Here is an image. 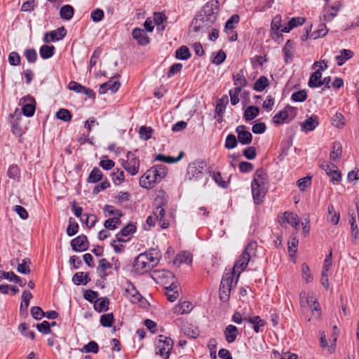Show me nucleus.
Returning a JSON list of instances; mask_svg holds the SVG:
<instances>
[{
    "label": "nucleus",
    "instance_id": "nucleus-40",
    "mask_svg": "<svg viewBox=\"0 0 359 359\" xmlns=\"http://www.w3.org/2000/svg\"><path fill=\"white\" fill-rule=\"evenodd\" d=\"M151 169L154 170L156 177H157L158 182L161 181L167 175L168 169L164 165H156L151 167Z\"/></svg>",
    "mask_w": 359,
    "mask_h": 359
},
{
    "label": "nucleus",
    "instance_id": "nucleus-37",
    "mask_svg": "<svg viewBox=\"0 0 359 359\" xmlns=\"http://www.w3.org/2000/svg\"><path fill=\"white\" fill-rule=\"evenodd\" d=\"M74 13V8L70 5H65L61 7L60 11V18L65 20H71Z\"/></svg>",
    "mask_w": 359,
    "mask_h": 359
},
{
    "label": "nucleus",
    "instance_id": "nucleus-62",
    "mask_svg": "<svg viewBox=\"0 0 359 359\" xmlns=\"http://www.w3.org/2000/svg\"><path fill=\"white\" fill-rule=\"evenodd\" d=\"M24 55L29 63H34L37 60V53L34 48H27L24 51Z\"/></svg>",
    "mask_w": 359,
    "mask_h": 359
},
{
    "label": "nucleus",
    "instance_id": "nucleus-21",
    "mask_svg": "<svg viewBox=\"0 0 359 359\" xmlns=\"http://www.w3.org/2000/svg\"><path fill=\"white\" fill-rule=\"evenodd\" d=\"M120 86L119 81L109 80L100 85L99 92L100 94H104L109 90L112 93H115L118 90Z\"/></svg>",
    "mask_w": 359,
    "mask_h": 359
},
{
    "label": "nucleus",
    "instance_id": "nucleus-16",
    "mask_svg": "<svg viewBox=\"0 0 359 359\" xmlns=\"http://www.w3.org/2000/svg\"><path fill=\"white\" fill-rule=\"evenodd\" d=\"M282 51L285 62L286 64L291 63L295 52V43L292 40L288 39L283 48Z\"/></svg>",
    "mask_w": 359,
    "mask_h": 359
},
{
    "label": "nucleus",
    "instance_id": "nucleus-44",
    "mask_svg": "<svg viewBox=\"0 0 359 359\" xmlns=\"http://www.w3.org/2000/svg\"><path fill=\"white\" fill-rule=\"evenodd\" d=\"M269 84L268 79L264 76H260L254 83L253 89L257 92L263 91Z\"/></svg>",
    "mask_w": 359,
    "mask_h": 359
},
{
    "label": "nucleus",
    "instance_id": "nucleus-59",
    "mask_svg": "<svg viewBox=\"0 0 359 359\" xmlns=\"http://www.w3.org/2000/svg\"><path fill=\"white\" fill-rule=\"evenodd\" d=\"M111 177L113 182L116 185H120L125 180L124 172L120 169H117L116 172H112Z\"/></svg>",
    "mask_w": 359,
    "mask_h": 359
},
{
    "label": "nucleus",
    "instance_id": "nucleus-15",
    "mask_svg": "<svg viewBox=\"0 0 359 359\" xmlns=\"http://www.w3.org/2000/svg\"><path fill=\"white\" fill-rule=\"evenodd\" d=\"M168 204V200L164 196H157L154 200L155 209L154 215L157 219H162L165 216V209Z\"/></svg>",
    "mask_w": 359,
    "mask_h": 359
},
{
    "label": "nucleus",
    "instance_id": "nucleus-22",
    "mask_svg": "<svg viewBox=\"0 0 359 359\" xmlns=\"http://www.w3.org/2000/svg\"><path fill=\"white\" fill-rule=\"evenodd\" d=\"M245 322L252 325V329L256 333L261 332V327L266 325V322L262 319L259 316H248Z\"/></svg>",
    "mask_w": 359,
    "mask_h": 359
},
{
    "label": "nucleus",
    "instance_id": "nucleus-53",
    "mask_svg": "<svg viewBox=\"0 0 359 359\" xmlns=\"http://www.w3.org/2000/svg\"><path fill=\"white\" fill-rule=\"evenodd\" d=\"M281 23V15L278 14L275 15L271 22L270 31L276 32L277 31H281V29L283 27Z\"/></svg>",
    "mask_w": 359,
    "mask_h": 359
},
{
    "label": "nucleus",
    "instance_id": "nucleus-41",
    "mask_svg": "<svg viewBox=\"0 0 359 359\" xmlns=\"http://www.w3.org/2000/svg\"><path fill=\"white\" fill-rule=\"evenodd\" d=\"M184 155V153L183 151H181L177 157L167 156H164L163 154H158L156 157V160L162 161V162H165L168 163H177L179 161H180Z\"/></svg>",
    "mask_w": 359,
    "mask_h": 359
},
{
    "label": "nucleus",
    "instance_id": "nucleus-13",
    "mask_svg": "<svg viewBox=\"0 0 359 359\" xmlns=\"http://www.w3.org/2000/svg\"><path fill=\"white\" fill-rule=\"evenodd\" d=\"M67 35V30L64 27H60L56 30L45 33L43 41L45 43L58 41L65 38Z\"/></svg>",
    "mask_w": 359,
    "mask_h": 359
},
{
    "label": "nucleus",
    "instance_id": "nucleus-51",
    "mask_svg": "<svg viewBox=\"0 0 359 359\" xmlns=\"http://www.w3.org/2000/svg\"><path fill=\"white\" fill-rule=\"evenodd\" d=\"M349 217H350L349 223H350L351 229V236L355 240V239H357V238L358 236L359 231H358V225L356 224V219H355V213L353 212L352 214H350Z\"/></svg>",
    "mask_w": 359,
    "mask_h": 359
},
{
    "label": "nucleus",
    "instance_id": "nucleus-4",
    "mask_svg": "<svg viewBox=\"0 0 359 359\" xmlns=\"http://www.w3.org/2000/svg\"><path fill=\"white\" fill-rule=\"evenodd\" d=\"M173 340L168 337L158 335L154 341L155 353L163 359H168L173 348Z\"/></svg>",
    "mask_w": 359,
    "mask_h": 359
},
{
    "label": "nucleus",
    "instance_id": "nucleus-25",
    "mask_svg": "<svg viewBox=\"0 0 359 359\" xmlns=\"http://www.w3.org/2000/svg\"><path fill=\"white\" fill-rule=\"evenodd\" d=\"M245 70L244 69H241L237 73L233 74V81L236 86L235 88H240L241 90H242L243 87L248 86V81L245 77Z\"/></svg>",
    "mask_w": 359,
    "mask_h": 359
},
{
    "label": "nucleus",
    "instance_id": "nucleus-10",
    "mask_svg": "<svg viewBox=\"0 0 359 359\" xmlns=\"http://www.w3.org/2000/svg\"><path fill=\"white\" fill-rule=\"evenodd\" d=\"M20 102L23 103L22 111L24 116L32 117L34 116L36 109V102L34 98L29 95L24 96Z\"/></svg>",
    "mask_w": 359,
    "mask_h": 359
},
{
    "label": "nucleus",
    "instance_id": "nucleus-11",
    "mask_svg": "<svg viewBox=\"0 0 359 359\" xmlns=\"http://www.w3.org/2000/svg\"><path fill=\"white\" fill-rule=\"evenodd\" d=\"M158 182L157 177L154 173V170L149 169L140 178V186L145 189H151L154 187V184Z\"/></svg>",
    "mask_w": 359,
    "mask_h": 359
},
{
    "label": "nucleus",
    "instance_id": "nucleus-27",
    "mask_svg": "<svg viewBox=\"0 0 359 359\" xmlns=\"http://www.w3.org/2000/svg\"><path fill=\"white\" fill-rule=\"evenodd\" d=\"M294 108L290 106H287L285 109L277 112L273 117V121L277 125H280L287 121L289 118L288 111L287 109L292 110Z\"/></svg>",
    "mask_w": 359,
    "mask_h": 359
},
{
    "label": "nucleus",
    "instance_id": "nucleus-43",
    "mask_svg": "<svg viewBox=\"0 0 359 359\" xmlns=\"http://www.w3.org/2000/svg\"><path fill=\"white\" fill-rule=\"evenodd\" d=\"M342 154V146L339 142H334L332 151L330 154V158L332 161L339 159Z\"/></svg>",
    "mask_w": 359,
    "mask_h": 359
},
{
    "label": "nucleus",
    "instance_id": "nucleus-9",
    "mask_svg": "<svg viewBox=\"0 0 359 359\" xmlns=\"http://www.w3.org/2000/svg\"><path fill=\"white\" fill-rule=\"evenodd\" d=\"M219 12V1L217 0L210 1L206 3L200 13H203V15H207L209 20H215L217 18Z\"/></svg>",
    "mask_w": 359,
    "mask_h": 359
},
{
    "label": "nucleus",
    "instance_id": "nucleus-14",
    "mask_svg": "<svg viewBox=\"0 0 359 359\" xmlns=\"http://www.w3.org/2000/svg\"><path fill=\"white\" fill-rule=\"evenodd\" d=\"M236 133L238 135V140L241 144L248 145L252 141V135L244 125L238 126L236 128Z\"/></svg>",
    "mask_w": 359,
    "mask_h": 359
},
{
    "label": "nucleus",
    "instance_id": "nucleus-54",
    "mask_svg": "<svg viewBox=\"0 0 359 359\" xmlns=\"http://www.w3.org/2000/svg\"><path fill=\"white\" fill-rule=\"evenodd\" d=\"M7 175L10 179L19 180L20 177V170L19 167L15 164L11 165L8 168Z\"/></svg>",
    "mask_w": 359,
    "mask_h": 359
},
{
    "label": "nucleus",
    "instance_id": "nucleus-23",
    "mask_svg": "<svg viewBox=\"0 0 359 359\" xmlns=\"http://www.w3.org/2000/svg\"><path fill=\"white\" fill-rule=\"evenodd\" d=\"M228 103L229 97L226 95H224L220 98L217 99L216 102L214 116H221L222 114H224Z\"/></svg>",
    "mask_w": 359,
    "mask_h": 359
},
{
    "label": "nucleus",
    "instance_id": "nucleus-60",
    "mask_svg": "<svg viewBox=\"0 0 359 359\" xmlns=\"http://www.w3.org/2000/svg\"><path fill=\"white\" fill-rule=\"evenodd\" d=\"M241 90L240 88H233L229 90L230 102L232 105H236L239 102V94Z\"/></svg>",
    "mask_w": 359,
    "mask_h": 359
},
{
    "label": "nucleus",
    "instance_id": "nucleus-29",
    "mask_svg": "<svg viewBox=\"0 0 359 359\" xmlns=\"http://www.w3.org/2000/svg\"><path fill=\"white\" fill-rule=\"evenodd\" d=\"M192 262V255L188 251H183L177 254L175 260L174 264L180 265L182 264H189Z\"/></svg>",
    "mask_w": 359,
    "mask_h": 359
},
{
    "label": "nucleus",
    "instance_id": "nucleus-24",
    "mask_svg": "<svg viewBox=\"0 0 359 359\" xmlns=\"http://www.w3.org/2000/svg\"><path fill=\"white\" fill-rule=\"evenodd\" d=\"M305 22V18L302 17H294L292 18L287 22V25H284L281 32L284 33H289L294 28L302 25Z\"/></svg>",
    "mask_w": 359,
    "mask_h": 359
},
{
    "label": "nucleus",
    "instance_id": "nucleus-33",
    "mask_svg": "<svg viewBox=\"0 0 359 359\" xmlns=\"http://www.w3.org/2000/svg\"><path fill=\"white\" fill-rule=\"evenodd\" d=\"M259 114V108L256 106H248L243 114V118L245 121H250L255 119Z\"/></svg>",
    "mask_w": 359,
    "mask_h": 359
},
{
    "label": "nucleus",
    "instance_id": "nucleus-18",
    "mask_svg": "<svg viewBox=\"0 0 359 359\" xmlns=\"http://www.w3.org/2000/svg\"><path fill=\"white\" fill-rule=\"evenodd\" d=\"M142 254L147 255V257L148 258V262L153 267V269L157 266L160 258L161 257V251L156 248H151L148 251Z\"/></svg>",
    "mask_w": 359,
    "mask_h": 359
},
{
    "label": "nucleus",
    "instance_id": "nucleus-38",
    "mask_svg": "<svg viewBox=\"0 0 359 359\" xmlns=\"http://www.w3.org/2000/svg\"><path fill=\"white\" fill-rule=\"evenodd\" d=\"M189 49L186 46H182L175 51V57L178 60H187L191 57Z\"/></svg>",
    "mask_w": 359,
    "mask_h": 359
},
{
    "label": "nucleus",
    "instance_id": "nucleus-61",
    "mask_svg": "<svg viewBox=\"0 0 359 359\" xmlns=\"http://www.w3.org/2000/svg\"><path fill=\"white\" fill-rule=\"evenodd\" d=\"M231 288L220 285L219 286V299L223 302L229 301Z\"/></svg>",
    "mask_w": 359,
    "mask_h": 359
},
{
    "label": "nucleus",
    "instance_id": "nucleus-19",
    "mask_svg": "<svg viewBox=\"0 0 359 359\" xmlns=\"http://www.w3.org/2000/svg\"><path fill=\"white\" fill-rule=\"evenodd\" d=\"M342 7V4L339 1H336L330 7V8L323 15V19L325 21L330 22L333 18L337 15L338 12Z\"/></svg>",
    "mask_w": 359,
    "mask_h": 359
},
{
    "label": "nucleus",
    "instance_id": "nucleus-2",
    "mask_svg": "<svg viewBox=\"0 0 359 359\" xmlns=\"http://www.w3.org/2000/svg\"><path fill=\"white\" fill-rule=\"evenodd\" d=\"M269 176L263 168L257 169L251 182L252 195L255 204H261L269 189Z\"/></svg>",
    "mask_w": 359,
    "mask_h": 359
},
{
    "label": "nucleus",
    "instance_id": "nucleus-45",
    "mask_svg": "<svg viewBox=\"0 0 359 359\" xmlns=\"http://www.w3.org/2000/svg\"><path fill=\"white\" fill-rule=\"evenodd\" d=\"M103 213L105 217H109L111 215L123 217V214L121 210L118 209H116L111 205H105L103 208Z\"/></svg>",
    "mask_w": 359,
    "mask_h": 359
},
{
    "label": "nucleus",
    "instance_id": "nucleus-58",
    "mask_svg": "<svg viewBox=\"0 0 359 359\" xmlns=\"http://www.w3.org/2000/svg\"><path fill=\"white\" fill-rule=\"evenodd\" d=\"M56 117L58 119L68 122L71 121L72 116L68 109H60L56 113Z\"/></svg>",
    "mask_w": 359,
    "mask_h": 359
},
{
    "label": "nucleus",
    "instance_id": "nucleus-36",
    "mask_svg": "<svg viewBox=\"0 0 359 359\" xmlns=\"http://www.w3.org/2000/svg\"><path fill=\"white\" fill-rule=\"evenodd\" d=\"M55 48L53 46L43 45L40 47L39 54L43 59L50 58L55 53Z\"/></svg>",
    "mask_w": 359,
    "mask_h": 359
},
{
    "label": "nucleus",
    "instance_id": "nucleus-31",
    "mask_svg": "<svg viewBox=\"0 0 359 359\" xmlns=\"http://www.w3.org/2000/svg\"><path fill=\"white\" fill-rule=\"evenodd\" d=\"M322 73L320 69L313 72L309 78L308 86L311 88H318L322 86L321 83Z\"/></svg>",
    "mask_w": 359,
    "mask_h": 359
},
{
    "label": "nucleus",
    "instance_id": "nucleus-50",
    "mask_svg": "<svg viewBox=\"0 0 359 359\" xmlns=\"http://www.w3.org/2000/svg\"><path fill=\"white\" fill-rule=\"evenodd\" d=\"M81 351L85 353H97L99 351V346L96 341H90L89 343L83 346Z\"/></svg>",
    "mask_w": 359,
    "mask_h": 359
},
{
    "label": "nucleus",
    "instance_id": "nucleus-12",
    "mask_svg": "<svg viewBox=\"0 0 359 359\" xmlns=\"http://www.w3.org/2000/svg\"><path fill=\"white\" fill-rule=\"evenodd\" d=\"M71 246L75 252H84L89 248L88 238L84 234H81L71 241Z\"/></svg>",
    "mask_w": 359,
    "mask_h": 359
},
{
    "label": "nucleus",
    "instance_id": "nucleus-48",
    "mask_svg": "<svg viewBox=\"0 0 359 359\" xmlns=\"http://www.w3.org/2000/svg\"><path fill=\"white\" fill-rule=\"evenodd\" d=\"M235 274H237V273L233 272V269H231V272L224 273L222 276L220 285L231 288L233 276Z\"/></svg>",
    "mask_w": 359,
    "mask_h": 359
},
{
    "label": "nucleus",
    "instance_id": "nucleus-56",
    "mask_svg": "<svg viewBox=\"0 0 359 359\" xmlns=\"http://www.w3.org/2000/svg\"><path fill=\"white\" fill-rule=\"evenodd\" d=\"M31 262L28 259H24L22 263L18 264L17 271L22 274H29L30 273L29 264Z\"/></svg>",
    "mask_w": 359,
    "mask_h": 359
},
{
    "label": "nucleus",
    "instance_id": "nucleus-42",
    "mask_svg": "<svg viewBox=\"0 0 359 359\" xmlns=\"http://www.w3.org/2000/svg\"><path fill=\"white\" fill-rule=\"evenodd\" d=\"M103 175L102 171L97 167L93 168L90 172L87 182L88 183H97L102 179Z\"/></svg>",
    "mask_w": 359,
    "mask_h": 359
},
{
    "label": "nucleus",
    "instance_id": "nucleus-20",
    "mask_svg": "<svg viewBox=\"0 0 359 359\" xmlns=\"http://www.w3.org/2000/svg\"><path fill=\"white\" fill-rule=\"evenodd\" d=\"M318 125V116L312 115L301 124V130L306 133L313 131Z\"/></svg>",
    "mask_w": 359,
    "mask_h": 359
},
{
    "label": "nucleus",
    "instance_id": "nucleus-7",
    "mask_svg": "<svg viewBox=\"0 0 359 359\" xmlns=\"http://www.w3.org/2000/svg\"><path fill=\"white\" fill-rule=\"evenodd\" d=\"M320 168L325 170L326 174L330 177V182L332 183H339L341 181V172L334 163L325 162L320 165Z\"/></svg>",
    "mask_w": 359,
    "mask_h": 359
},
{
    "label": "nucleus",
    "instance_id": "nucleus-35",
    "mask_svg": "<svg viewBox=\"0 0 359 359\" xmlns=\"http://www.w3.org/2000/svg\"><path fill=\"white\" fill-rule=\"evenodd\" d=\"M284 220L295 229H297L299 224V217L294 212H285L284 213Z\"/></svg>",
    "mask_w": 359,
    "mask_h": 359
},
{
    "label": "nucleus",
    "instance_id": "nucleus-34",
    "mask_svg": "<svg viewBox=\"0 0 359 359\" xmlns=\"http://www.w3.org/2000/svg\"><path fill=\"white\" fill-rule=\"evenodd\" d=\"M109 302L107 297L97 298L94 302V309L96 311L101 313L107 311L109 309Z\"/></svg>",
    "mask_w": 359,
    "mask_h": 359
},
{
    "label": "nucleus",
    "instance_id": "nucleus-32",
    "mask_svg": "<svg viewBox=\"0 0 359 359\" xmlns=\"http://www.w3.org/2000/svg\"><path fill=\"white\" fill-rule=\"evenodd\" d=\"M90 281V278L88 273L77 272L72 277V282L76 285H86Z\"/></svg>",
    "mask_w": 359,
    "mask_h": 359
},
{
    "label": "nucleus",
    "instance_id": "nucleus-55",
    "mask_svg": "<svg viewBox=\"0 0 359 359\" xmlns=\"http://www.w3.org/2000/svg\"><path fill=\"white\" fill-rule=\"evenodd\" d=\"M238 138L233 134H229L225 140L224 147L227 149H233L238 145Z\"/></svg>",
    "mask_w": 359,
    "mask_h": 359
},
{
    "label": "nucleus",
    "instance_id": "nucleus-39",
    "mask_svg": "<svg viewBox=\"0 0 359 359\" xmlns=\"http://www.w3.org/2000/svg\"><path fill=\"white\" fill-rule=\"evenodd\" d=\"M299 296L301 306H305L306 304L310 306V304H312L317 302V299L315 297L313 293H311L306 295V293L305 292H302Z\"/></svg>",
    "mask_w": 359,
    "mask_h": 359
},
{
    "label": "nucleus",
    "instance_id": "nucleus-8",
    "mask_svg": "<svg viewBox=\"0 0 359 359\" xmlns=\"http://www.w3.org/2000/svg\"><path fill=\"white\" fill-rule=\"evenodd\" d=\"M215 20H210L207 15L199 13L192 20L191 25L195 32L201 31L203 27H209L215 23Z\"/></svg>",
    "mask_w": 359,
    "mask_h": 359
},
{
    "label": "nucleus",
    "instance_id": "nucleus-17",
    "mask_svg": "<svg viewBox=\"0 0 359 359\" xmlns=\"http://www.w3.org/2000/svg\"><path fill=\"white\" fill-rule=\"evenodd\" d=\"M132 35L140 46H146L149 43V37L144 29L135 27L132 32Z\"/></svg>",
    "mask_w": 359,
    "mask_h": 359
},
{
    "label": "nucleus",
    "instance_id": "nucleus-52",
    "mask_svg": "<svg viewBox=\"0 0 359 359\" xmlns=\"http://www.w3.org/2000/svg\"><path fill=\"white\" fill-rule=\"evenodd\" d=\"M332 124L337 128H342L345 126V118L342 114L337 112L332 118Z\"/></svg>",
    "mask_w": 359,
    "mask_h": 359
},
{
    "label": "nucleus",
    "instance_id": "nucleus-30",
    "mask_svg": "<svg viewBox=\"0 0 359 359\" xmlns=\"http://www.w3.org/2000/svg\"><path fill=\"white\" fill-rule=\"evenodd\" d=\"M353 52L348 49H342L340 55L336 56L335 60L338 66H342L347 60L353 57Z\"/></svg>",
    "mask_w": 359,
    "mask_h": 359
},
{
    "label": "nucleus",
    "instance_id": "nucleus-57",
    "mask_svg": "<svg viewBox=\"0 0 359 359\" xmlns=\"http://www.w3.org/2000/svg\"><path fill=\"white\" fill-rule=\"evenodd\" d=\"M307 96L306 90H300L292 94L291 100L294 102H302L306 100Z\"/></svg>",
    "mask_w": 359,
    "mask_h": 359
},
{
    "label": "nucleus",
    "instance_id": "nucleus-47",
    "mask_svg": "<svg viewBox=\"0 0 359 359\" xmlns=\"http://www.w3.org/2000/svg\"><path fill=\"white\" fill-rule=\"evenodd\" d=\"M114 321V314L112 313L103 314L100 316V324L104 327H110Z\"/></svg>",
    "mask_w": 359,
    "mask_h": 359
},
{
    "label": "nucleus",
    "instance_id": "nucleus-64",
    "mask_svg": "<svg viewBox=\"0 0 359 359\" xmlns=\"http://www.w3.org/2000/svg\"><path fill=\"white\" fill-rule=\"evenodd\" d=\"M8 60L11 66H18L21 62L20 55L16 51H12L10 53Z\"/></svg>",
    "mask_w": 359,
    "mask_h": 359
},
{
    "label": "nucleus",
    "instance_id": "nucleus-26",
    "mask_svg": "<svg viewBox=\"0 0 359 359\" xmlns=\"http://www.w3.org/2000/svg\"><path fill=\"white\" fill-rule=\"evenodd\" d=\"M224 334L228 343H233L236 341L238 334V329L233 325H229L225 327Z\"/></svg>",
    "mask_w": 359,
    "mask_h": 359
},
{
    "label": "nucleus",
    "instance_id": "nucleus-46",
    "mask_svg": "<svg viewBox=\"0 0 359 359\" xmlns=\"http://www.w3.org/2000/svg\"><path fill=\"white\" fill-rule=\"evenodd\" d=\"M328 29L324 23L319 25L318 29L311 33L310 37L313 39H317L320 37L325 36L327 34Z\"/></svg>",
    "mask_w": 359,
    "mask_h": 359
},
{
    "label": "nucleus",
    "instance_id": "nucleus-1",
    "mask_svg": "<svg viewBox=\"0 0 359 359\" xmlns=\"http://www.w3.org/2000/svg\"><path fill=\"white\" fill-rule=\"evenodd\" d=\"M211 172L208 170L207 163L202 159H196L189 163L184 177V181L203 182L205 187L208 182Z\"/></svg>",
    "mask_w": 359,
    "mask_h": 359
},
{
    "label": "nucleus",
    "instance_id": "nucleus-3",
    "mask_svg": "<svg viewBox=\"0 0 359 359\" xmlns=\"http://www.w3.org/2000/svg\"><path fill=\"white\" fill-rule=\"evenodd\" d=\"M257 248V243L256 241L250 242L240 255L238 260L235 262L232 269L233 270V272L237 273V279L238 278L241 273L246 269L251 257L255 255Z\"/></svg>",
    "mask_w": 359,
    "mask_h": 359
},
{
    "label": "nucleus",
    "instance_id": "nucleus-6",
    "mask_svg": "<svg viewBox=\"0 0 359 359\" xmlns=\"http://www.w3.org/2000/svg\"><path fill=\"white\" fill-rule=\"evenodd\" d=\"M147 259V255H142V253L135 258L133 264V268L135 272L143 274L153 269V267L148 262Z\"/></svg>",
    "mask_w": 359,
    "mask_h": 359
},
{
    "label": "nucleus",
    "instance_id": "nucleus-49",
    "mask_svg": "<svg viewBox=\"0 0 359 359\" xmlns=\"http://www.w3.org/2000/svg\"><path fill=\"white\" fill-rule=\"evenodd\" d=\"M79 229V224L73 219L72 217H70L69 219V225L67 228V234L69 236H73L76 233H77Z\"/></svg>",
    "mask_w": 359,
    "mask_h": 359
},
{
    "label": "nucleus",
    "instance_id": "nucleus-5",
    "mask_svg": "<svg viewBox=\"0 0 359 359\" xmlns=\"http://www.w3.org/2000/svg\"><path fill=\"white\" fill-rule=\"evenodd\" d=\"M123 168L131 175H135L139 171L140 160L132 151L127 153V160L122 162Z\"/></svg>",
    "mask_w": 359,
    "mask_h": 359
},
{
    "label": "nucleus",
    "instance_id": "nucleus-28",
    "mask_svg": "<svg viewBox=\"0 0 359 359\" xmlns=\"http://www.w3.org/2000/svg\"><path fill=\"white\" fill-rule=\"evenodd\" d=\"M32 298V293L28 290H24L22 294L23 303L20 306V313L22 316L27 315V308L29 306V301Z\"/></svg>",
    "mask_w": 359,
    "mask_h": 359
},
{
    "label": "nucleus",
    "instance_id": "nucleus-63",
    "mask_svg": "<svg viewBox=\"0 0 359 359\" xmlns=\"http://www.w3.org/2000/svg\"><path fill=\"white\" fill-rule=\"evenodd\" d=\"M153 129L151 127L142 126L140 128L139 134L140 137L148 140L151 137Z\"/></svg>",
    "mask_w": 359,
    "mask_h": 359
}]
</instances>
